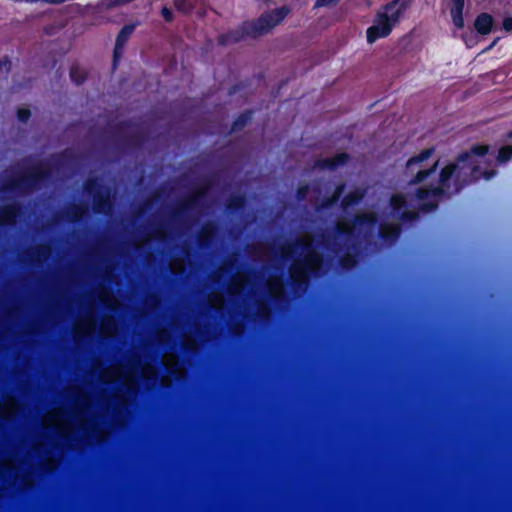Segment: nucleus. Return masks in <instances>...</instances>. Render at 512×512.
Wrapping results in <instances>:
<instances>
[{
    "mask_svg": "<svg viewBox=\"0 0 512 512\" xmlns=\"http://www.w3.org/2000/svg\"><path fill=\"white\" fill-rule=\"evenodd\" d=\"M489 145L476 144L469 151L460 153L454 162L445 165L439 172L438 184H430L416 189L415 197L419 201L421 212H432L438 208L443 197L459 193L465 186L481 178L492 179L495 169L481 170L476 157H484L489 152Z\"/></svg>",
    "mask_w": 512,
    "mask_h": 512,
    "instance_id": "obj_1",
    "label": "nucleus"
},
{
    "mask_svg": "<svg viewBox=\"0 0 512 512\" xmlns=\"http://www.w3.org/2000/svg\"><path fill=\"white\" fill-rule=\"evenodd\" d=\"M410 4L411 0H392L385 4L383 10L376 13L373 24L366 30L367 42L373 44L378 39L388 37Z\"/></svg>",
    "mask_w": 512,
    "mask_h": 512,
    "instance_id": "obj_2",
    "label": "nucleus"
},
{
    "mask_svg": "<svg viewBox=\"0 0 512 512\" xmlns=\"http://www.w3.org/2000/svg\"><path fill=\"white\" fill-rule=\"evenodd\" d=\"M295 247H300L306 252L304 259L291 268V287L298 292L308 286L310 277L316 276L317 270L322 264V257L310 243L297 241L290 246L291 249Z\"/></svg>",
    "mask_w": 512,
    "mask_h": 512,
    "instance_id": "obj_3",
    "label": "nucleus"
},
{
    "mask_svg": "<svg viewBox=\"0 0 512 512\" xmlns=\"http://www.w3.org/2000/svg\"><path fill=\"white\" fill-rule=\"evenodd\" d=\"M49 175V171L42 165H36L24 171L20 176L6 180L2 186L3 192H24L37 187Z\"/></svg>",
    "mask_w": 512,
    "mask_h": 512,
    "instance_id": "obj_4",
    "label": "nucleus"
},
{
    "mask_svg": "<svg viewBox=\"0 0 512 512\" xmlns=\"http://www.w3.org/2000/svg\"><path fill=\"white\" fill-rule=\"evenodd\" d=\"M435 152L434 147H429L422 150L419 154L410 157L405 165L406 173L414 174L408 181L410 185H417L423 183L430 176L434 175L439 166V160L435 161L432 166L427 169H422L423 162L427 161Z\"/></svg>",
    "mask_w": 512,
    "mask_h": 512,
    "instance_id": "obj_5",
    "label": "nucleus"
},
{
    "mask_svg": "<svg viewBox=\"0 0 512 512\" xmlns=\"http://www.w3.org/2000/svg\"><path fill=\"white\" fill-rule=\"evenodd\" d=\"M84 191L92 195L93 211L108 215L112 210L111 189L99 183L97 178H88L83 184Z\"/></svg>",
    "mask_w": 512,
    "mask_h": 512,
    "instance_id": "obj_6",
    "label": "nucleus"
},
{
    "mask_svg": "<svg viewBox=\"0 0 512 512\" xmlns=\"http://www.w3.org/2000/svg\"><path fill=\"white\" fill-rule=\"evenodd\" d=\"M378 222V217L373 212H363L356 214L351 222H342L336 225L337 235L350 239L354 235V227H374Z\"/></svg>",
    "mask_w": 512,
    "mask_h": 512,
    "instance_id": "obj_7",
    "label": "nucleus"
},
{
    "mask_svg": "<svg viewBox=\"0 0 512 512\" xmlns=\"http://www.w3.org/2000/svg\"><path fill=\"white\" fill-rule=\"evenodd\" d=\"M289 13L290 9L284 5L260 15L257 19L253 20L258 34L263 35L268 33L271 29L280 24Z\"/></svg>",
    "mask_w": 512,
    "mask_h": 512,
    "instance_id": "obj_8",
    "label": "nucleus"
},
{
    "mask_svg": "<svg viewBox=\"0 0 512 512\" xmlns=\"http://www.w3.org/2000/svg\"><path fill=\"white\" fill-rule=\"evenodd\" d=\"M389 205L393 215L403 223L413 222L418 218V213L409 209L408 201L403 194L392 195Z\"/></svg>",
    "mask_w": 512,
    "mask_h": 512,
    "instance_id": "obj_9",
    "label": "nucleus"
},
{
    "mask_svg": "<svg viewBox=\"0 0 512 512\" xmlns=\"http://www.w3.org/2000/svg\"><path fill=\"white\" fill-rule=\"evenodd\" d=\"M21 213L22 207L17 202L0 206V227L9 228L14 226Z\"/></svg>",
    "mask_w": 512,
    "mask_h": 512,
    "instance_id": "obj_10",
    "label": "nucleus"
},
{
    "mask_svg": "<svg viewBox=\"0 0 512 512\" xmlns=\"http://www.w3.org/2000/svg\"><path fill=\"white\" fill-rule=\"evenodd\" d=\"M136 24H126L124 25L117 34L115 47L113 51V67L116 68L118 65L119 58L121 56V51L124 45L129 40L130 36L135 31Z\"/></svg>",
    "mask_w": 512,
    "mask_h": 512,
    "instance_id": "obj_11",
    "label": "nucleus"
},
{
    "mask_svg": "<svg viewBox=\"0 0 512 512\" xmlns=\"http://www.w3.org/2000/svg\"><path fill=\"white\" fill-rule=\"evenodd\" d=\"M349 160L350 155L347 152H341L333 157L317 159L314 166L320 169L335 171L337 168L346 165Z\"/></svg>",
    "mask_w": 512,
    "mask_h": 512,
    "instance_id": "obj_12",
    "label": "nucleus"
},
{
    "mask_svg": "<svg viewBox=\"0 0 512 512\" xmlns=\"http://www.w3.org/2000/svg\"><path fill=\"white\" fill-rule=\"evenodd\" d=\"M229 32H230V34L233 38V41L235 43H239V42L243 41L244 39H246L247 37L256 38L257 36H260L258 34L257 28H256L253 20L244 21L240 25L239 28L230 30Z\"/></svg>",
    "mask_w": 512,
    "mask_h": 512,
    "instance_id": "obj_13",
    "label": "nucleus"
},
{
    "mask_svg": "<svg viewBox=\"0 0 512 512\" xmlns=\"http://www.w3.org/2000/svg\"><path fill=\"white\" fill-rule=\"evenodd\" d=\"M401 226L396 223H381L379 237L385 242H396L401 235Z\"/></svg>",
    "mask_w": 512,
    "mask_h": 512,
    "instance_id": "obj_14",
    "label": "nucleus"
},
{
    "mask_svg": "<svg viewBox=\"0 0 512 512\" xmlns=\"http://www.w3.org/2000/svg\"><path fill=\"white\" fill-rule=\"evenodd\" d=\"M494 19L492 15L482 12L474 21V28L480 35H488L493 29Z\"/></svg>",
    "mask_w": 512,
    "mask_h": 512,
    "instance_id": "obj_15",
    "label": "nucleus"
},
{
    "mask_svg": "<svg viewBox=\"0 0 512 512\" xmlns=\"http://www.w3.org/2000/svg\"><path fill=\"white\" fill-rule=\"evenodd\" d=\"M203 193V190H198L195 193L189 195L179 204L178 208L173 212V216H179L180 214L185 213L197 206Z\"/></svg>",
    "mask_w": 512,
    "mask_h": 512,
    "instance_id": "obj_16",
    "label": "nucleus"
},
{
    "mask_svg": "<svg viewBox=\"0 0 512 512\" xmlns=\"http://www.w3.org/2000/svg\"><path fill=\"white\" fill-rule=\"evenodd\" d=\"M453 5L450 10L452 22L457 29L464 27L463 11L465 6V0H452Z\"/></svg>",
    "mask_w": 512,
    "mask_h": 512,
    "instance_id": "obj_17",
    "label": "nucleus"
},
{
    "mask_svg": "<svg viewBox=\"0 0 512 512\" xmlns=\"http://www.w3.org/2000/svg\"><path fill=\"white\" fill-rule=\"evenodd\" d=\"M253 114L254 111L252 109L241 112L232 122L229 134L243 130L251 122Z\"/></svg>",
    "mask_w": 512,
    "mask_h": 512,
    "instance_id": "obj_18",
    "label": "nucleus"
},
{
    "mask_svg": "<svg viewBox=\"0 0 512 512\" xmlns=\"http://www.w3.org/2000/svg\"><path fill=\"white\" fill-rule=\"evenodd\" d=\"M366 191L364 189L356 188L347 193L341 200V207L347 209L358 205L364 198Z\"/></svg>",
    "mask_w": 512,
    "mask_h": 512,
    "instance_id": "obj_19",
    "label": "nucleus"
},
{
    "mask_svg": "<svg viewBox=\"0 0 512 512\" xmlns=\"http://www.w3.org/2000/svg\"><path fill=\"white\" fill-rule=\"evenodd\" d=\"M345 188H346L345 183H343V182L338 183L335 186L333 193L330 196L325 197L322 200L321 208L329 209V208L335 206L338 203V201L340 200L342 194L344 193Z\"/></svg>",
    "mask_w": 512,
    "mask_h": 512,
    "instance_id": "obj_20",
    "label": "nucleus"
},
{
    "mask_svg": "<svg viewBox=\"0 0 512 512\" xmlns=\"http://www.w3.org/2000/svg\"><path fill=\"white\" fill-rule=\"evenodd\" d=\"M69 76L71 81L79 86L82 85L88 78V72L81 68L78 64H73L70 67Z\"/></svg>",
    "mask_w": 512,
    "mask_h": 512,
    "instance_id": "obj_21",
    "label": "nucleus"
},
{
    "mask_svg": "<svg viewBox=\"0 0 512 512\" xmlns=\"http://www.w3.org/2000/svg\"><path fill=\"white\" fill-rule=\"evenodd\" d=\"M88 213V207L73 205L67 212V219L72 223H79Z\"/></svg>",
    "mask_w": 512,
    "mask_h": 512,
    "instance_id": "obj_22",
    "label": "nucleus"
},
{
    "mask_svg": "<svg viewBox=\"0 0 512 512\" xmlns=\"http://www.w3.org/2000/svg\"><path fill=\"white\" fill-rule=\"evenodd\" d=\"M246 204V199L243 195H233L231 196L226 203V210L229 213H237L244 209Z\"/></svg>",
    "mask_w": 512,
    "mask_h": 512,
    "instance_id": "obj_23",
    "label": "nucleus"
},
{
    "mask_svg": "<svg viewBox=\"0 0 512 512\" xmlns=\"http://www.w3.org/2000/svg\"><path fill=\"white\" fill-rule=\"evenodd\" d=\"M147 137L142 133H133L123 139V143L129 148H140L145 143Z\"/></svg>",
    "mask_w": 512,
    "mask_h": 512,
    "instance_id": "obj_24",
    "label": "nucleus"
},
{
    "mask_svg": "<svg viewBox=\"0 0 512 512\" xmlns=\"http://www.w3.org/2000/svg\"><path fill=\"white\" fill-rule=\"evenodd\" d=\"M175 9L184 15H189L196 8V0H173Z\"/></svg>",
    "mask_w": 512,
    "mask_h": 512,
    "instance_id": "obj_25",
    "label": "nucleus"
},
{
    "mask_svg": "<svg viewBox=\"0 0 512 512\" xmlns=\"http://www.w3.org/2000/svg\"><path fill=\"white\" fill-rule=\"evenodd\" d=\"M215 227L212 224H206L198 234L197 240L199 246L203 247L208 244L212 238Z\"/></svg>",
    "mask_w": 512,
    "mask_h": 512,
    "instance_id": "obj_26",
    "label": "nucleus"
},
{
    "mask_svg": "<svg viewBox=\"0 0 512 512\" xmlns=\"http://www.w3.org/2000/svg\"><path fill=\"white\" fill-rule=\"evenodd\" d=\"M357 264L356 255L351 254L349 252L344 253L339 258V265L346 270H350L354 268Z\"/></svg>",
    "mask_w": 512,
    "mask_h": 512,
    "instance_id": "obj_27",
    "label": "nucleus"
},
{
    "mask_svg": "<svg viewBox=\"0 0 512 512\" xmlns=\"http://www.w3.org/2000/svg\"><path fill=\"white\" fill-rule=\"evenodd\" d=\"M499 163H506L507 161L512 159V145L502 146L498 150V154L496 157Z\"/></svg>",
    "mask_w": 512,
    "mask_h": 512,
    "instance_id": "obj_28",
    "label": "nucleus"
},
{
    "mask_svg": "<svg viewBox=\"0 0 512 512\" xmlns=\"http://www.w3.org/2000/svg\"><path fill=\"white\" fill-rule=\"evenodd\" d=\"M271 291L273 292L271 298L276 304H281L286 300V298L282 295L283 287L277 283H273L270 286Z\"/></svg>",
    "mask_w": 512,
    "mask_h": 512,
    "instance_id": "obj_29",
    "label": "nucleus"
},
{
    "mask_svg": "<svg viewBox=\"0 0 512 512\" xmlns=\"http://www.w3.org/2000/svg\"><path fill=\"white\" fill-rule=\"evenodd\" d=\"M133 126L131 120H123L113 126V132L118 135L124 134L128 129Z\"/></svg>",
    "mask_w": 512,
    "mask_h": 512,
    "instance_id": "obj_30",
    "label": "nucleus"
},
{
    "mask_svg": "<svg viewBox=\"0 0 512 512\" xmlns=\"http://www.w3.org/2000/svg\"><path fill=\"white\" fill-rule=\"evenodd\" d=\"M217 43L218 45L220 46H227V45H230V44H235V42L233 41V38L230 34V32H225V33H222V34H219L218 37H217Z\"/></svg>",
    "mask_w": 512,
    "mask_h": 512,
    "instance_id": "obj_31",
    "label": "nucleus"
},
{
    "mask_svg": "<svg viewBox=\"0 0 512 512\" xmlns=\"http://www.w3.org/2000/svg\"><path fill=\"white\" fill-rule=\"evenodd\" d=\"M16 116L21 123H26L31 117V111L25 107L18 108L16 111Z\"/></svg>",
    "mask_w": 512,
    "mask_h": 512,
    "instance_id": "obj_32",
    "label": "nucleus"
},
{
    "mask_svg": "<svg viewBox=\"0 0 512 512\" xmlns=\"http://www.w3.org/2000/svg\"><path fill=\"white\" fill-rule=\"evenodd\" d=\"M161 16L163 17L164 21L167 22V23H171L174 19V14H173V11L167 7V6H163L161 8Z\"/></svg>",
    "mask_w": 512,
    "mask_h": 512,
    "instance_id": "obj_33",
    "label": "nucleus"
},
{
    "mask_svg": "<svg viewBox=\"0 0 512 512\" xmlns=\"http://www.w3.org/2000/svg\"><path fill=\"white\" fill-rule=\"evenodd\" d=\"M340 0H316L313 9L337 5Z\"/></svg>",
    "mask_w": 512,
    "mask_h": 512,
    "instance_id": "obj_34",
    "label": "nucleus"
},
{
    "mask_svg": "<svg viewBox=\"0 0 512 512\" xmlns=\"http://www.w3.org/2000/svg\"><path fill=\"white\" fill-rule=\"evenodd\" d=\"M245 84L243 82H238V83H235L233 84L229 90H228V94L229 95H234L236 94L237 92L241 91L242 89L245 88Z\"/></svg>",
    "mask_w": 512,
    "mask_h": 512,
    "instance_id": "obj_35",
    "label": "nucleus"
},
{
    "mask_svg": "<svg viewBox=\"0 0 512 512\" xmlns=\"http://www.w3.org/2000/svg\"><path fill=\"white\" fill-rule=\"evenodd\" d=\"M502 28L508 33L512 32V17L511 16H507L503 19Z\"/></svg>",
    "mask_w": 512,
    "mask_h": 512,
    "instance_id": "obj_36",
    "label": "nucleus"
},
{
    "mask_svg": "<svg viewBox=\"0 0 512 512\" xmlns=\"http://www.w3.org/2000/svg\"><path fill=\"white\" fill-rule=\"evenodd\" d=\"M307 192V187H300L298 190H297V197L298 199H302L304 198L305 194Z\"/></svg>",
    "mask_w": 512,
    "mask_h": 512,
    "instance_id": "obj_37",
    "label": "nucleus"
},
{
    "mask_svg": "<svg viewBox=\"0 0 512 512\" xmlns=\"http://www.w3.org/2000/svg\"><path fill=\"white\" fill-rule=\"evenodd\" d=\"M266 312H267V309L262 304H259L258 305V315L261 318H264Z\"/></svg>",
    "mask_w": 512,
    "mask_h": 512,
    "instance_id": "obj_38",
    "label": "nucleus"
},
{
    "mask_svg": "<svg viewBox=\"0 0 512 512\" xmlns=\"http://www.w3.org/2000/svg\"><path fill=\"white\" fill-rule=\"evenodd\" d=\"M498 41V38H496L490 45L489 47L487 48V50L491 49L493 46H495V44L497 43Z\"/></svg>",
    "mask_w": 512,
    "mask_h": 512,
    "instance_id": "obj_39",
    "label": "nucleus"
}]
</instances>
